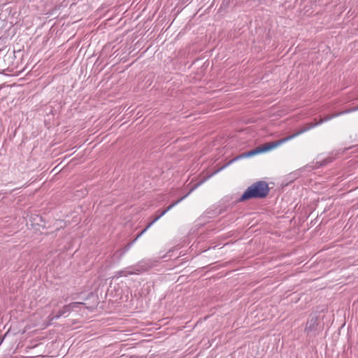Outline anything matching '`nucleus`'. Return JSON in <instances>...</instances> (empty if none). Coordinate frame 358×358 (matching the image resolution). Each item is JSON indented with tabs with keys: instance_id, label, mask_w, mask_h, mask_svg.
I'll return each mask as SVG.
<instances>
[{
	"instance_id": "nucleus-1",
	"label": "nucleus",
	"mask_w": 358,
	"mask_h": 358,
	"mask_svg": "<svg viewBox=\"0 0 358 358\" xmlns=\"http://www.w3.org/2000/svg\"><path fill=\"white\" fill-rule=\"evenodd\" d=\"M348 111H343V112H341V113H337V114H334V115H327L326 117H324V118H321L319 122H315V123H308L306 124L304 127H301V129H299L296 132H295L294 134H292V135H289L287 137H285V138H282L281 139H279L278 141H273V142H271V143H266L264 145H263L261 147H258L257 148H256L255 150H253L251 152H250V155H255V154H257V153H261V152H267V151H269L275 148H277L278 146L296 138V136L310 130L311 129L315 127L317 125H320L321 124H322L323 122H327L330 120H331L332 118L335 117H337L341 114H344L345 113H348Z\"/></svg>"
},
{
	"instance_id": "nucleus-2",
	"label": "nucleus",
	"mask_w": 358,
	"mask_h": 358,
	"mask_svg": "<svg viewBox=\"0 0 358 358\" xmlns=\"http://www.w3.org/2000/svg\"><path fill=\"white\" fill-rule=\"evenodd\" d=\"M270 189L266 181H257L252 183L244 192L240 201H243L250 199H263L268 196Z\"/></svg>"
},
{
	"instance_id": "nucleus-3",
	"label": "nucleus",
	"mask_w": 358,
	"mask_h": 358,
	"mask_svg": "<svg viewBox=\"0 0 358 358\" xmlns=\"http://www.w3.org/2000/svg\"><path fill=\"white\" fill-rule=\"evenodd\" d=\"M148 267L143 262H138V264L128 266L123 268L122 270L116 271L114 275L112 277L113 279H117L120 277H127L130 275H138L141 273L146 271Z\"/></svg>"
},
{
	"instance_id": "nucleus-4",
	"label": "nucleus",
	"mask_w": 358,
	"mask_h": 358,
	"mask_svg": "<svg viewBox=\"0 0 358 358\" xmlns=\"http://www.w3.org/2000/svg\"><path fill=\"white\" fill-rule=\"evenodd\" d=\"M322 329L319 317L313 315L307 322L305 332L308 336L317 334Z\"/></svg>"
},
{
	"instance_id": "nucleus-5",
	"label": "nucleus",
	"mask_w": 358,
	"mask_h": 358,
	"mask_svg": "<svg viewBox=\"0 0 358 358\" xmlns=\"http://www.w3.org/2000/svg\"><path fill=\"white\" fill-rule=\"evenodd\" d=\"M192 189L189 191L186 195L181 197L178 200L173 202L172 204L169 205L165 210L161 212L159 215L156 216V217L146 227L145 229H144L142 232L138 236H140L141 234H143L148 228H150L156 221H157L159 218H161L162 216H164L168 211H169L172 208H173L176 205L179 203L180 201H182L186 196H188V194L192 192Z\"/></svg>"
},
{
	"instance_id": "nucleus-6",
	"label": "nucleus",
	"mask_w": 358,
	"mask_h": 358,
	"mask_svg": "<svg viewBox=\"0 0 358 358\" xmlns=\"http://www.w3.org/2000/svg\"><path fill=\"white\" fill-rule=\"evenodd\" d=\"M71 309L69 305H65L55 315H50L49 316L50 320H56L59 318L61 316L64 315L66 313L70 312Z\"/></svg>"
},
{
	"instance_id": "nucleus-7",
	"label": "nucleus",
	"mask_w": 358,
	"mask_h": 358,
	"mask_svg": "<svg viewBox=\"0 0 358 358\" xmlns=\"http://www.w3.org/2000/svg\"><path fill=\"white\" fill-rule=\"evenodd\" d=\"M80 304H83V303H81V302H73V303H69V305L70 306V308L71 310H73V309H74L76 308H78V306L80 305Z\"/></svg>"
}]
</instances>
